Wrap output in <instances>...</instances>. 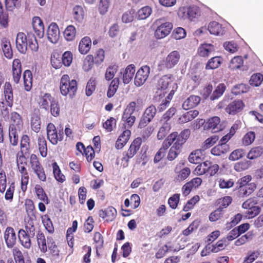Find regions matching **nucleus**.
Wrapping results in <instances>:
<instances>
[{"label": "nucleus", "instance_id": "412c9836", "mask_svg": "<svg viewBox=\"0 0 263 263\" xmlns=\"http://www.w3.org/2000/svg\"><path fill=\"white\" fill-rule=\"evenodd\" d=\"M32 27L36 35L42 38L44 33V27L42 20L39 17H35L33 18Z\"/></svg>", "mask_w": 263, "mask_h": 263}, {"label": "nucleus", "instance_id": "ea45409f", "mask_svg": "<svg viewBox=\"0 0 263 263\" xmlns=\"http://www.w3.org/2000/svg\"><path fill=\"white\" fill-rule=\"evenodd\" d=\"M38 145L39 149L41 154V155L45 157L47 154V143L45 138L43 136L39 137L38 138Z\"/></svg>", "mask_w": 263, "mask_h": 263}, {"label": "nucleus", "instance_id": "c85d7f7f", "mask_svg": "<svg viewBox=\"0 0 263 263\" xmlns=\"http://www.w3.org/2000/svg\"><path fill=\"white\" fill-rule=\"evenodd\" d=\"M214 47L211 44H203L198 48V52L202 57H208L214 51Z\"/></svg>", "mask_w": 263, "mask_h": 263}, {"label": "nucleus", "instance_id": "7c9ffc66", "mask_svg": "<svg viewBox=\"0 0 263 263\" xmlns=\"http://www.w3.org/2000/svg\"><path fill=\"white\" fill-rule=\"evenodd\" d=\"M24 85L25 89L28 91L32 88V75L30 70H26L23 73Z\"/></svg>", "mask_w": 263, "mask_h": 263}, {"label": "nucleus", "instance_id": "3c124183", "mask_svg": "<svg viewBox=\"0 0 263 263\" xmlns=\"http://www.w3.org/2000/svg\"><path fill=\"white\" fill-rule=\"evenodd\" d=\"M152 9L148 6H145L138 11L137 17L139 20H145L152 13Z\"/></svg>", "mask_w": 263, "mask_h": 263}, {"label": "nucleus", "instance_id": "ddd939ff", "mask_svg": "<svg viewBox=\"0 0 263 263\" xmlns=\"http://www.w3.org/2000/svg\"><path fill=\"white\" fill-rule=\"evenodd\" d=\"M173 29V24L170 22L161 23L157 28L155 35L157 39H162L167 36Z\"/></svg>", "mask_w": 263, "mask_h": 263}, {"label": "nucleus", "instance_id": "0e129e2a", "mask_svg": "<svg viewBox=\"0 0 263 263\" xmlns=\"http://www.w3.org/2000/svg\"><path fill=\"white\" fill-rule=\"evenodd\" d=\"M255 138V134L253 132L247 133L243 137L242 143L245 145H249L253 142Z\"/></svg>", "mask_w": 263, "mask_h": 263}, {"label": "nucleus", "instance_id": "69168bd1", "mask_svg": "<svg viewBox=\"0 0 263 263\" xmlns=\"http://www.w3.org/2000/svg\"><path fill=\"white\" fill-rule=\"evenodd\" d=\"M63 64L65 66H69L72 61V54L70 51L65 52L61 58Z\"/></svg>", "mask_w": 263, "mask_h": 263}, {"label": "nucleus", "instance_id": "bb28decb", "mask_svg": "<svg viewBox=\"0 0 263 263\" xmlns=\"http://www.w3.org/2000/svg\"><path fill=\"white\" fill-rule=\"evenodd\" d=\"M210 33L216 35H221L224 33V29L221 25L216 22H211L208 28Z\"/></svg>", "mask_w": 263, "mask_h": 263}, {"label": "nucleus", "instance_id": "e2e57ef3", "mask_svg": "<svg viewBox=\"0 0 263 263\" xmlns=\"http://www.w3.org/2000/svg\"><path fill=\"white\" fill-rule=\"evenodd\" d=\"M96 89V82L95 79L91 78L87 82L86 87V95L87 96H90L92 95L93 92Z\"/></svg>", "mask_w": 263, "mask_h": 263}, {"label": "nucleus", "instance_id": "49530a36", "mask_svg": "<svg viewBox=\"0 0 263 263\" xmlns=\"http://www.w3.org/2000/svg\"><path fill=\"white\" fill-rule=\"evenodd\" d=\"M243 64V60L241 57L237 56L233 58L229 64V68L234 70L240 68Z\"/></svg>", "mask_w": 263, "mask_h": 263}, {"label": "nucleus", "instance_id": "4d7b16f0", "mask_svg": "<svg viewBox=\"0 0 263 263\" xmlns=\"http://www.w3.org/2000/svg\"><path fill=\"white\" fill-rule=\"evenodd\" d=\"M249 86L244 84H239L235 85L232 89V92L235 95L246 93L248 91Z\"/></svg>", "mask_w": 263, "mask_h": 263}, {"label": "nucleus", "instance_id": "aec40b11", "mask_svg": "<svg viewBox=\"0 0 263 263\" xmlns=\"http://www.w3.org/2000/svg\"><path fill=\"white\" fill-rule=\"evenodd\" d=\"M135 71V66L131 64L127 66L123 72H120L121 75L123 74L122 80L124 84H128L131 81L133 78Z\"/></svg>", "mask_w": 263, "mask_h": 263}, {"label": "nucleus", "instance_id": "cd10ccee", "mask_svg": "<svg viewBox=\"0 0 263 263\" xmlns=\"http://www.w3.org/2000/svg\"><path fill=\"white\" fill-rule=\"evenodd\" d=\"M41 118L39 111H35L31 116V127L35 133H38L41 129Z\"/></svg>", "mask_w": 263, "mask_h": 263}, {"label": "nucleus", "instance_id": "5fc2aeb1", "mask_svg": "<svg viewBox=\"0 0 263 263\" xmlns=\"http://www.w3.org/2000/svg\"><path fill=\"white\" fill-rule=\"evenodd\" d=\"M201 152L200 150H196L191 153L189 157V161L192 163L198 164L201 161Z\"/></svg>", "mask_w": 263, "mask_h": 263}, {"label": "nucleus", "instance_id": "a18cd8bd", "mask_svg": "<svg viewBox=\"0 0 263 263\" xmlns=\"http://www.w3.org/2000/svg\"><path fill=\"white\" fill-rule=\"evenodd\" d=\"M118 66L116 65H110L107 68L105 73V79L106 81H109L114 79L115 74L118 71Z\"/></svg>", "mask_w": 263, "mask_h": 263}, {"label": "nucleus", "instance_id": "9b49d317", "mask_svg": "<svg viewBox=\"0 0 263 263\" xmlns=\"http://www.w3.org/2000/svg\"><path fill=\"white\" fill-rule=\"evenodd\" d=\"M150 68L147 65L141 67L137 72L135 78V84L137 86L142 85L147 79Z\"/></svg>", "mask_w": 263, "mask_h": 263}, {"label": "nucleus", "instance_id": "a878e982", "mask_svg": "<svg viewBox=\"0 0 263 263\" xmlns=\"http://www.w3.org/2000/svg\"><path fill=\"white\" fill-rule=\"evenodd\" d=\"M91 46L90 38L88 36H85L79 43V50L81 54H85L89 51Z\"/></svg>", "mask_w": 263, "mask_h": 263}, {"label": "nucleus", "instance_id": "09e8293b", "mask_svg": "<svg viewBox=\"0 0 263 263\" xmlns=\"http://www.w3.org/2000/svg\"><path fill=\"white\" fill-rule=\"evenodd\" d=\"M53 173L55 179L60 182H63L65 180V176L61 173V170L57 162L52 163Z\"/></svg>", "mask_w": 263, "mask_h": 263}, {"label": "nucleus", "instance_id": "f8f14e48", "mask_svg": "<svg viewBox=\"0 0 263 263\" xmlns=\"http://www.w3.org/2000/svg\"><path fill=\"white\" fill-rule=\"evenodd\" d=\"M4 239L7 248L11 249L15 246L17 237L12 227H8L6 228L4 233Z\"/></svg>", "mask_w": 263, "mask_h": 263}, {"label": "nucleus", "instance_id": "c9c22d12", "mask_svg": "<svg viewBox=\"0 0 263 263\" xmlns=\"http://www.w3.org/2000/svg\"><path fill=\"white\" fill-rule=\"evenodd\" d=\"M119 78H115L112 80L109 85L107 92V96L108 98H111L114 96L119 87Z\"/></svg>", "mask_w": 263, "mask_h": 263}, {"label": "nucleus", "instance_id": "37998d69", "mask_svg": "<svg viewBox=\"0 0 263 263\" xmlns=\"http://www.w3.org/2000/svg\"><path fill=\"white\" fill-rule=\"evenodd\" d=\"M171 129V124L168 122H165L162 126L159 128L157 134L158 139H163L169 132Z\"/></svg>", "mask_w": 263, "mask_h": 263}, {"label": "nucleus", "instance_id": "603ef678", "mask_svg": "<svg viewBox=\"0 0 263 263\" xmlns=\"http://www.w3.org/2000/svg\"><path fill=\"white\" fill-rule=\"evenodd\" d=\"M226 87L224 84H220L216 87V89L213 91V93L210 96L211 100H215L218 99L222 95Z\"/></svg>", "mask_w": 263, "mask_h": 263}, {"label": "nucleus", "instance_id": "39448f33", "mask_svg": "<svg viewBox=\"0 0 263 263\" xmlns=\"http://www.w3.org/2000/svg\"><path fill=\"white\" fill-rule=\"evenodd\" d=\"M180 59L179 52L174 50L171 52L167 57L158 65L159 69L161 70L164 69H171L176 66Z\"/></svg>", "mask_w": 263, "mask_h": 263}, {"label": "nucleus", "instance_id": "052dcab7", "mask_svg": "<svg viewBox=\"0 0 263 263\" xmlns=\"http://www.w3.org/2000/svg\"><path fill=\"white\" fill-rule=\"evenodd\" d=\"M245 153L243 149H237L231 153L229 159L230 160L236 161L245 156Z\"/></svg>", "mask_w": 263, "mask_h": 263}, {"label": "nucleus", "instance_id": "b1692460", "mask_svg": "<svg viewBox=\"0 0 263 263\" xmlns=\"http://www.w3.org/2000/svg\"><path fill=\"white\" fill-rule=\"evenodd\" d=\"M199 114L197 110H192L183 114L178 118V123L179 124H184L192 121Z\"/></svg>", "mask_w": 263, "mask_h": 263}, {"label": "nucleus", "instance_id": "dca6fc26", "mask_svg": "<svg viewBox=\"0 0 263 263\" xmlns=\"http://www.w3.org/2000/svg\"><path fill=\"white\" fill-rule=\"evenodd\" d=\"M243 107L244 104L241 100H234L227 106L226 111L230 115H235L241 111Z\"/></svg>", "mask_w": 263, "mask_h": 263}, {"label": "nucleus", "instance_id": "6e6d98bb", "mask_svg": "<svg viewBox=\"0 0 263 263\" xmlns=\"http://www.w3.org/2000/svg\"><path fill=\"white\" fill-rule=\"evenodd\" d=\"M263 80V76L260 73L253 74L249 81L250 84L252 86L257 87L259 86Z\"/></svg>", "mask_w": 263, "mask_h": 263}, {"label": "nucleus", "instance_id": "2eb2a0df", "mask_svg": "<svg viewBox=\"0 0 263 263\" xmlns=\"http://www.w3.org/2000/svg\"><path fill=\"white\" fill-rule=\"evenodd\" d=\"M47 34L48 40L52 43H56L60 37V30L57 24L51 23L48 26Z\"/></svg>", "mask_w": 263, "mask_h": 263}, {"label": "nucleus", "instance_id": "423d86ee", "mask_svg": "<svg viewBox=\"0 0 263 263\" xmlns=\"http://www.w3.org/2000/svg\"><path fill=\"white\" fill-rule=\"evenodd\" d=\"M47 139L53 145H56L58 141H61L64 138L63 129L59 130V133L55 125L51 123H49L46 128Z\"/></svg>", "mask_w": 263, "mask_h": 263}, {"label": "nucleus", "instance_id": "4468645a", "mask_svg": "<svg viewBox=\"0 0 263 263\" xmlns=\"http://www.w3.org/2000/svg\"><path fill=\"white\" fill-rule=\"evenodd\" d=\"M220 119L218 117H212L208 120L204 125V129L210 130L212 133H217L223 128L220 124Z\"/></svg>", "mask_w": 263, "mask_h": 263}, {"label": "nucleus", "instance_id": "f257e3e1", "mask_svg": "<svg viewBox=\"0 0 263 263\" xmlns=\"http://www.w3.org/2000/svg\"><path fill=\"white\" fill-rule=\"evenodd\" d=\"M15 43L17 50L23 54L26 53L28 49L32 51H36L39 48L36 37L32 33H28L27 36L23 32L18 33Z\"/></svg>", "mask_w": 263, "mask_h": 263}, {"label": "nucleus", "instance_id": "de8ad7c7", "mask_svg": "<svg viewBox=\"0 0 263 263\" xmlns=\"http://www.w3.org/2000/svg\"><path fill=\"white\" fill-rule=\"evenodd\" d=\"M0 25L4 28H6L8 25V15L6 11H4L3 6L0 2Z\"/></svg>", "mask_w": 263, "mask_h": 263}, {"label": "nucleus", "instance_id": "0eeeda50", "mask_svg": "<svg viewBox=\"0 0 263 263\" xmlns=\"http://www.w3.org/2000/svg\"><path fill=\"white\" fill-rule=\"evenodd\" d=\"M156 112L157 109L154 105H151L147 107L140 119L138 128H143L145 127L152 121Z\"/></svg>", "mask_w": 263, "mask_h": 263}, {"label": "nucleus", "instance_id": "680f3d73", "mask_svg": "<svg viewBox=\"0 0 263 263\" xmlns=\"http://www.w3.org/2000/svg\"><path fill=\"white\" fill-rule=\"evenodd\" d=\"M93 57L91 55H88L85 58L84 61L83 68L85 71H88L90 70L93 65Z\"/></svg>", "mask_w": 263, "mask_h": 263}, {"label": "nucleus", "instance_id": "79ce46f5", "mask_svg": "<svg viewBox=\"0 0 263 263\" xmlns=\"http://www.w3.org/2000/svg\"><path fill=\"white\" fill-rule=\"evenodd\" d=\"M76 33L75 27L73 25H69L65 29L64 32V35L67 41H71L74 39Z\"/></svg>", "mask_w": 263, "mask_h": 263}, {"label": "nucleus", "instance_id": "72a5a7b5", "mask_svg": "<svg viewBox=\"0 0 263 263\" xmlns=\"http://www.w3.org/2000/svg\"><path fill=\"white\" fill-rule=\"evenodd\" d=\"M54 100L50 93H45L41 98L39 104L40 107L47 111L49 109V104Z\"/></svg>", "mask_w": 263, "mask_h": 263}, {"label": "nucleus", "instance_id": "c756f323", "mask_svg": "<svg viewBox=\"0 0 263 263\" xmlns=\"http://www.w3.org/2000/svg\"><path fill=\"white\" fill-rule=\"evenodd\" d=\"M172 82L173 80L171 76L165 75L162 76L158 81V89L166 90Z\"/></svg>", "mask_w": 263, "mask_h": 263}, {"label": "nucleus", "instance_id": "20e7f679", "mask_svg": "<svg viewBox=\"0 0 263 263\" xmlns=\"http://www.w3.org/2000/svg\"><path fill=\"white\" fill-rule=\"evenodd\" d=\"M136 107V103L134 101L131 102L123 112L122 120L124 122L125 128H130L136 121V116L134 115Z\"/></svg>", "mask_w": 263, "mask_h": 263}, {"label": "nucleus", "instance_id": "a19ab883", "mask_svg": "<svg viewBox=\"0 0 263 263\" xmlns=\"http://www.w3.org/2000/svg\"><path fill=\"white\" fill-rule=\"evenodd\" d=\"M263 154V149L260 146L255 147L250 149L248 153L247 158L253 160L259 157Z\"/></svg>", "mask_w": 263, "mask_h": 263}, {"label": "nucleus", "instance_id": "774afa93", "mask_svg": "<svg viewBox=\"0 0 263 263\" xmlns=\"http://www.w3.org/2000/svg\"><path fill=\"white\" fill-rule=\"evenodd\" d=\"M191 174V170L188 167H184L179 172L177 175V180L180 181L186 179Z\"/></svg>", "mask_w": 263, "mask_h": 263}, {"label": "nucleus", "instance_id": "13d9d810", "mask_svg": "<svg viewBox=\"0 0 263 263\" xmlns=\"http://www.w3.org/2000/svg\"><path fill=\"white\" fill-rule=\"evenodd\" d=\"M11 119L13 122L11 125L14 124L16 129H19L23 123L21 116L16 112H13L11 113Z\"/></svg>", "mask_w": 263, "mask_h": 263}, {"label": "nucleus", "instance_id": "9d476101", "mask_svg": "<svg viewBox=\"0 0 263 263\" xmlns=\"http://www.w3.org/2000/svg\"><path fill=\"white\" fill-rule=\"evenodd\" d=\"M142 143L141 138H136L130 145L129 149L125 155L122 158V162H125L126 166H127L129 159L133 158L139 150Z\"/></svg>", "mask_w": 263, "mask_h": 263}, {"label": "nucleus", "instance_id": "473e14b6", "mask_svg": "<svg viewBox=\"0 0 263 263\" xmlns=\"http://www.w3.org/2000/svg\"><path fill=\"white\" fill-rule=\"evenodd\" d=\"M222 61L220 57H214L210 59L205 65L206 69H214L219 67Z\"/></svg>", "mask_w": 263, "mask_h": 263}, {"label": "nucleus", "instance_id": "5701e85b", "mask_svg": "<svg viewBox=\"0 0 263 263\" xmlns=\"http://www.w3.org/2000/svg\"><path fill=\"white\" fill-rule=\"evenodd\" d=\"M18 238L21 245L26 249H30L31 246V238L26 233L24 229H20L18 232Z\"/></svg>", "mask_w": 263, "mask_h": 263}, {"label": "nucleus", "instance_id": "7ed1b4c3", "mask_svg": "<svg viewBox=\"0 0 263 263\" xmlns=\"http://www.w3.org/2000/svg\"><path fill=\"white\" fill-rule=\"evenodd\" d=\"M60 90L62 95L69 94L70 97L74 95L77 90V83L75 80L69 81V77L67 74H64L60 82Z\"/></svg>", "mask_w": 263, "mask_h": 263}, {"label": "nucleus", "instance_id": "c03bdc74", "mask_svg": "<svg viewBox=\"0 0 263 263\" xmlns=\"http://www.w3.org/2000/svg\"><path fill=\"white\" fill-rule=\"evenodd\" d=\"M228 149V145L219 143L218 145L212 148L211 154L214 156H220L221 154L227 153Z\"/></svg>", "mask_w": 263, "mask_h": 263}, {"label": "nucleus", "instance_id": "338daca9", "mask_svg": "<svg viewBox=\"0 0 263 263\" xmlns=\"http://www.w3.org/2000/svg\"><path fill=\"white\" fill-rule=\"evenodd\" d=\"M260 212V208L258 206H253L252 205L251 208L248 209L246 212L247 217L248 218H252L255 216L259 214Z\"/></svg>", "mask_w": 263, "mask_h": 263}, {"label": "nucleus", "instance_id": "4c0bfd02", "mask_svg": "<svg viewBox=\"0 0 263 263\" xmlns=\"http://www.w3.org/2000/svg\"><path fill=\"white\" fill-rule=\"evenodd\" d=\"M256 186L254 183H250L247 185L241 186L239 190L240 194L243 196L250 195L256 189Z\"/></svg>", "mask_w": 263, "mask_h": 263}, {"label": "nucleus", "instance_id": "bf43d9fd", "mask_svg": "<svg viewBox=\"0 0 263 263\" xmlns=\"http://www.w3.org/2000/svg\"><path fill=\"white\" fill-rule=\"evenodd\" d=\"M223 214V210L221 207L212 212L209 215V220L211 221H216L219 219Z\"/></svg>", "mask_w": 263, "mask_h": 263}, {"label": "nucleus", "instance_id": "a211bd4d", "mask_svg": "<svg viewBox=\"0 0 263 263\" xmlns=\"http://www.w3.org/2000/svg\"><path fill=\"white\" fill-rule=\"evenodd\" d=\"M22 73V64L20 60L15 59L12 63V75L14 82L17 84Z\"/></svg>", "mask_w": 263, "mask_h": 263}, {"label": "nucleus", "instance_id": "e433bc0d", "mask_svg": "<svg viewBox=\"0 0 263 263\" xmlns=\"http://www.w3.org/2000/svg\"><path fill=\"white\" fill-rule=\"evenodd\" d=\"M73 18L78 22H81L84 17V11L83 8L79 5L74 6L73 8Z\"/></svg>", "mask_w": 263, "mask_h": 263}, {"label": "nucleus", "instance_id": "6ab92c4d", "mask_svg": "<svg viewBox=\"0 0 263 263\" xmlns=\"http://www.w3.org/2000/svg\"><path fill=\"white\" fill-rule=\"evenodd\" d=\"M200 101V97L191 95L183 102L182 107L183 109L188 110L197 106L199 104Z\"/></svg>", "mask_w": 263, "mask_h": 263}, {"label": "nucleus", "instance_id": "864d4df0", "mask_svg": "<svg viewBox=\"0 0 263 263\" xmlns=\"http://www.w3.org/2000/svg\"><path fill=\"white\" fill-rule=\"evenodd\" d=\"M42 222L46 230L50 234L54 232V229L52 222L48 215H44L42 217Z\"/></svg>", "mask_w": 263, "mask_h": 263}, {"label": "nucleus", "instance_id": "58836bf2", "mask_svg": "<svg viewBox=\"0 0 263 263\" xmlns=\"http://www.w3.org/2000/svg\"><path fill=\"white\" fill-rule=\"evenodd\" d=\"M37 241L39 248L42 252H46L47 251V243L45 237L43 233L38 232L36 235Z\"/></svg>", "mask_w": 263, "mask_h": 263}, {"label": "nucleus", "instance_id": "4be33fe9", "mask_svg": "<svg viewBox=\"0 0 263 263\" xmlns=\"http://www.w3.org/2000/svg\"><path fill=\"white\" fill-rule=\"evenodd\" d=\"M4 94L7 105L12 107L13 104V95L12 86L9 82H6L5 84Z\"/></svg>", "mask_w": 263, "mask_h": 263}, {"label": "nucleus", "instance_id": "8fccbe9b", "mask_svg": "<svg viewBox=\"0 0 263 263\" xmlns=\"http://www.w3.org/2000/svg\"><path fill=\"white\" fill-rule=\"evenodd\" d=\"M17 129L14 125H10L9 126V138L10 141L12 145H16L18 142V136L16 132Z\"/></svg>", "mask_w": 263, "mask_h": 263}, {"label": "nucleus", "instance_id": "1a4fd4ad", "mask_svg": "<svg viewBox=\"0 0 263 263\" xmlns=\"http://www.w3.org/2000/svg\"><path fill=\"white\" fill-rule=\"evenodd\" d=\"M200 15L199 8L195 6L179 10L178 15L183 20L189 19L193 21Z\"/></svg>", "mask_w": 263, "mask_h": 263}, {"label": "nucleus", "instance_id": "6e6552de", "mask_svg": "<svg viewBox=\"0 0 263 263\" xmlns=\"http://www.w3.org/2000/svg\"><path fill=\"white\" fill-rule=\"evenodd\" d=\"M30 163L31 168L37 175L38 178L41 181H45L46 180V176L44 170L35 155L32 154L30 156Z\"/></svg>", "mask_w": 263, "mask_h": 263}, {"label": "nucleus", "instance_id": "f03ea898", "mask_svg": "<svg viewBox=\"0 0 263 263\" xmlns=\"http://www.w3.org/2000/svg\"><path fill=\"white\" fill-rule=\"evenodd\" d=\"M190 133L191 132L189 129H184L180 133V136L169 151L167 155L168 160L172 161L177 157L180 153V149L190 136Z\"/></svg>", "mask_w": 263, "mask_h": 263}, {"label": "nucleus", "instance_id": "393cba45", "mask_svg": "<svg viewBox=\"0 0 263 263\" xmlns=\"http://www.w3.org/2000/svg\"><path fill=\"white\" fill-rule=\"evenodd\" d=\"M228 244L227 239L224 238L218 241L215 245L208 244L205 248L206 250H209L212 252L217 253L220 251L223 250Z\"/></svg>", "mask_w": 263, "mask_h": 263}, {"label": "nucleus", "instance_id": "2f4dec72", "mask_svg": "<svg viewBox=\"0 0 263 263\" xmlns=\"http://www.w3.org/2000/svg\"><path fill=\"white\" fill-rule=\"evenodd\" d=\"M1 47L5 57L9 59H11L13 57V52L10 42L5 39L3 40Z\"/></svg>", "mask_w": 263, "mask_h": 263}, {"label": "nucleus", "instance_id": "f3484780", "mask_svg": "<svg viewBox=\"0 0 263 263\" xmlns=\"http://www.w3.org/2000/svg\"><path fill=\"white\" fill-rule=\"evenodd\" d=\"M99 215L100 217L105 219L107 221H111L116 217L117 211L114 207L109 206L104 210H100Z\"/></svg>", "mask_w": 263, "mask_h": 263}, {"label": "nucleus", "instance_id": "f704fd0d", "mask_svg": "<svg viewBox=\"0 0 263 263\" xmlns=\"http://www.w3.org/2000/svg\"><path fill=\"white\" fill-rule=\"evenodd\" d=\"M179 136H180V134H178L177 132H173L164 141L161 147H164V149L167 150L172 144H174L175 143Z\"/></svg>", "mask_w": 263, "mask_h": 263}]
</instances>
